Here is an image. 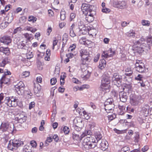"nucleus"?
Masks as SVG:
<instances>
[{
  "label": "nucleus",
  "instance_id": "obj_1",
  "mask_svg": "<svg viewBox=\"0 0 152 152\" xmlns=\"http://www.w3.org/2000/svg\"><path fill=\"white\" fill-rule=\"evenodd\" d=\"M145 39L143 38H141L136 42L135 45H137L136 48L138 53H142L145 50H147L150 48L149 45L152 44V37H149L147 39V42L145 43Z\"/></svg>",
  "mask_w": 152,
  "mask_h": 152
},
{
  "label": "nucleus",
  "instance_id": "obj_2",
  "mask_svg": "<svg viewBox=\"0 0 152 152\" xmlns=\"http://www.w3.org/2000/svg\"><path fill=\"white\" fill-rule=\"evenodd\" d=\"M110 80L108 77H104L101 80L100 90L104 93L110 91Z\"/></svg>",
  "mask_w": 152,
  "mask_h": 152
},
{
  "label": "nucleus",
  "instance_id": "obj_3",
  "mask_svg": "<svg viewBox=\"0 0 152 152\" xmlns=\"http://www.w3.org/2000/svg\"><path fill=\"white\" fill-rule=\"evenodd\" d=\"M0 130L3 132H7L9 133H12L14 130V126L12 123L8 122H3L1 124Z\"/></svg>",
  "mask_w": 152,
  "mask_h": 152
},
{
  "label": "nucleus",
  "instance_id": "obj_4",
  "mask_svg": "<svg viewBox=\"0 0 152 152\" xmlns=\"http://www.w3.org/2000/svg\"><path fill=\"white\" fill-rule=\"evenodd\" d=\"M19 102L18 98L16 97L10 96L5 98L4 102L10 107H15Z\"/></svg>",
  "mask_w": 152,
  "mask_h": 152
},
{
  "label": "nucleus",
  "instance_id": "obj_5",
  "mask_svg": "<svg viewBox=\"0 0 152 152\" xmlns=\"http://www.w3.org/2000/svg\"><path fill=\"white\" fill-rule=\"evenodd\" d=\"M23 145V142L20 140H10L9 141L7 147L9 150L14 151L16 150L18 147Z\"/></svg>",
  "mask_w": 152,
  "mask_h": 152
},
{
  "label": "nucleus",
  "instance_id": "obj_6",
  "mask_svg": "<svg viewBox=\"0 0 152 152\" xmlns=\"http://www.w3.org/2000/svg\"><path fill=\"white\" fill-rule=\"evenodd\" d=\"M94 8L93 5L83 3L82 4L81 9L83 14L85 15L89 13L95 12L93 10Z\"/></svg>",
  "mask_w": 152,
  "mask_h": 152
},
{
  "label": "nucleus",
  "instance_id": "obj_7",
  "mask_svg": "<svg viewBox=\"0 0 152 152\" xmlns=\"http://www.w3.org/2000/svg\"><path fill=\"white\" fill-rule=\"evenodd\" d=\"M104 109L107 113H112L114 107L113 99L111 98L107 99L104 102Z\"/></svg>",
  "mask_w": 152,
  "mask_h": 152
},
{
  "label": "nucleus",
  "instance_id": "obj_8",
  "mask_svg": "<svg viewBox=\"0 0 152 152\" xmlns=\"http://www.w3.org/2000/svg\"><path fill=\"white\" fill-rule=\"evenodd\" d=\"M80 55L83 64H85L87 61H90V57L88 56V52L86 49H81L80 51Z\"/></svg>",
  "mask_w": 152,
  "mask_h": 152
},
{
  "label": "nucleus",
  "instance_id": "obj_9",
  "mask_svg": "<svg viewBox=\"0 0 152 152\" xmlns=\"http://www.w3.org/2000/svg\"><path fill=\"white\" fill-rule=\"evenodd\" d=\"M15 89L19 95H22L24 93L25 86L22 81H20L15 86Z\"/></svg>",
  "mask_w": 152,
  "mask_h": 152
},
{
  "label": "nucleus",
  "instance_id": "obj_10",
  "mask_svg": "<svg viewBox=\"0 0 152 152\" xmlns=\"http://www.w3.org/2000/svg\"><path fill=\"white\" fill-rule=\"evenodd\" d=\"M135 68L136 70L139 72L142 73L145 71L144 64L141 61L139 60H136Z\"/></svg>",
  "mask_w": 152,
  "mask_h": 152
},
{
  "label": "nucleus",
  "instance_id": "obj_11",
  "mask_svg": "<svg viewBox=\"0 0 152 152\" xmlns=\"http://www.w3.org/2000/svg\"><path fill=\"white\" fill-rule=\"evenodd\" d=\"M122 76L118 73H114L112 77V81L113 84L119 87L121 85Z\"/></svg>",
  "mask_w": 152,
  "mask_h": 152
},
{
  "label": "nucleus",
  "instance_id": "obj_12",
  "mask_svg": "<svg viewBox=\"0 0 152 152\" xmlns=\"http://www.w3.org/2000/svg\"><path fill=\"white\" fill-rule=\"evenodd\" d=\"M27 116L23 113L17 114L15 117V119L18 123L21 124L25 122Z\"/></svg>",
  "mask_w": 152,
  "mask_h": 152
},
{
  "label": "nucleus",
  "instance_id": "obj_13",
  "mask_svg": "<svg viewBox=\"0 0 152 152\" xmlns=\"http://www.w3.org/2000/svg\"><path fill=\"white\" fill-rule=\"evenodd\" d=\"M12 41V37L7 35L4 36L0 38L1 42L7 45L11 43Z\"/></svg>",
  "mask_w": 152,
  "mask_h": 152
},
{
  "label": "nucleus",
  "instance_id": "obj_14",
  "mask_svg": "<svg viewBox=\"0 0 152 152\" xmlns=\"http://www.w3.org/2000/svg\"><path fill=\"white\" fill-rule=\"evenodd\" d=\"M113 4L115 6L119 7L120 9H124L126 7V4L125 1H118L117 0L113 1Z\"/></svg>",
  "mask_w": 152,
  "mask_h": 152
},
{
  "label": "nucleus",
  "instance_id": "obj_15",
  "mask_svg": "<svg viewBox=\"0 0 152 152\" xmlns=\"http://www.w3.org/2000/svg\"><path fill=\"white\" fill-rule=\"evenodd\" d=\"M130 102L133 106H136L138 105L139 99L138 96L134 95H131L130 96Z\"/></svg>",
  "mask_w": 152,
  "mask_h": 152
},
{
  "label": "nucleus",
  "instance_id": "obj_16",
  "mask_svg": "<svg viewBox=\"0 0 152 152\" xmlns=\"http://www.w3.org/2000/svg\"><path fill=\"white\" fill-rule=\"evenodd\" d=\"M95 14V12L85 15L86 16V20L88 22H91L94 20V16Z\"/></svg>",
  "mask_w": 152,
  "mask_h": 152
},
{
  "label": "nucleus",
  "instance_id": "obj_17",
  "mask_svg": "<svg viewBox=\"0 0 152 152\" xmlns=\"http://www.w3.org/2000/svg\"><path fill=\"white\" fill-rule=\"evenodd\" d=\"M8 20L7 22H2L0 24V28L1 29H4L6 28L8 25L9 23H11L13 20V18L12 16L8 18Z\"/></svg>",
  "mask_w": 152,
  "mask_h": 152
},
{
  "label": "nucleus",
  "instance_id": "obj_18",
  "mask_svg": "<svg viewBox=\"0 0 152 152\" xmlns=\"http://www.w3.org/2000/svg\"><path fill=\"white\" fill-rule=\"evenodd\" d=\"M119 98L121 101L125 102L126 101L127 96L126 93L121 92L119 94Z\"/></svg>",
  "mask_w": 152,
  "mask_h": 152
},
{
  "label": "nucleus",
  "instance_id": "obj_19",
  "mask_svg": "<svg viewBox=\"0 0 152 152\" xmlns=\"http://www.w3.org/2000/svg\"><path fill=\"white\" fill-rule=\"evenodd\" d=\"M108 146V142L105 140H102L101 142L99 144V147L103 151H105L107 148Z\"/></svg>",
  "mask_w": 152,
  "mask_h": 152
},
{
  "label": "nucleus",
  "instance_id": "obj_20",
  "mask_svg": "<svg viewBox=\"0 0 152 152\" xmlns=\"http://www.w3.org/2000/svg\"><path fill=\"white\" fill-rule=\"evenodd\" d=\"M10 76H6L5 75L2 76L0 80V83L2 84L4 83L7 84L10 81Z\"/></svg>",
  "mask_w": 152,
  "mask_h": 152
},
{
  "label": "nucleus",
  "instance_id": "obj_21",
  "mask_svg": "<svg viewBox=\"0 0 152 152\" xmlns=\"http://www.w3.org/2000/svg\"><path fill=\"white\" fill-rule=\"evenodd\" d=\"M84 25H83L80 26H79V28H77V30L79 31L78 33V35H80L81 34H86L87 32V30H86L85 29L84 27Z\"/></svg>",
  "mask_w": 152,
  "mask_h": 152
},
{
  "label": "nucleus",
  "instance_id": "obj_22",
  "mask_svg": "<svg viewBox=\"0 0 152 152\" xmlns=\"http://www.w3.org/2000/svg\"><path fill=\"white\" fill-rule=\"evenodd\" d=\"M91 73L88 70H86L83 72V74L81 75V77L85 80H86L89 78L90 76Z\"/></svg>",
  "mask_w": 152,
  "mask_h": 152
},
{
  "label": "nucleus",
  "instance_id": "obj_23",
  "mask_svg": "<svg viewBox=\"0 0 152 152\" xmlns=\"http://www.w3.org/2000/svg\"><path fill=\"white\" fill-rule=\"evenodd\" d=\"M106 61L104 59L100 60L99 62V67L101 69H103L106 66Z\"/></svg>",
  "mask_w": 152,
  "mask_h": 152
},
{
  "label": "nucleus",
  "instance_id": "obj_24",
  "mask_svg": "<svg viewBox=\"0 0 152 152\" xmlns=\"http://www.w3.org/2000/svg\"><path fill=\"white\" fill-rule=\"evenodd\" d=\"M75 26V24L73 23L72 24L69 28V34L70 36L72 37H74L76 36V33L74 32L73 30V28Z\"/></svg>",
  "mask_w": 152,
  "mask_h": 152
},
{
  "label": "nucleus",
  "instance_id": "obj_25",
  "mask_svg": "<svg viewBox=\"0 0 152 152\" xmlns=\"http://www.w3.org/2000/svg\"><path fill=\"white\" fill-rule=\"evenodd\" d=\"M9 62V60L7 58H5L1 61L0 62V66L4 67Z\"/></svg>",
  "mask_w": 152,
  "mask_h": 152
},
{
  "label": "nucleus",
  "instance_id": "obj_26",
  "mask_svg": "<svg viewBox=\"0 0 152 152\" xmlns=\"http://www.w3.org/2000/svg\"><path fill=\"white\" fill-rule=\"evenodd\" d=\"M95 138L98 143L99 141L102 138V135L99 132H96L94 133Z\"/></svg>",
  "mask_w": 152,
  "mask_h": 152
},
{
  "label": "nucleus",
  "instance_id": "obj_27",
  "mask_svg": "<svg viewBox=\"0 0 152 152\" xmlns=\"http://www.w3.org/2000/svg\"><path fill=\"white\" fill-rule=\"evenodd\" d=\"M126 73L125 75L128 77H130L132 74V71L131 69L130 68L128 67L125 69Z\"/></svg>",
  "mask_w": 152,
  "mask_h": 152
},
{
  "label": "nucleus",
  "instance_id": "obj_28",
  "mask_svg": "<svg viewBox=\"0 0 152 152\" xmlns=\"http://www.w3.org/2000/svg\"><path fill=\"white\" fill-rule=\"evenodd\" d=\"M24 30H25L30 31L32 33H34L36 31H37V29L36 28H33L32 27H30L28 26H26Z\"/></svg>",
  "mask_w": 152,
  "mask_h": 152
},
{
  "label": "nucleus",
  "instance_id": "obj_29",
  "mask_svg": "<svg viewBox=\"0 0 152 152\" xmlns=\"http://www.w3.org/2000/svg\"><path fill=\"white\" fill-rule=\"evenodd\" d=\"M73 137L74 140L78 141H81L83 138L81 137V135L80 136L78 134H76L75 133L73 134Z\"/></svg>",
  "mask_w": 152,
  "mask_h": 152
},
{
  "label": "nucleus",
  "instance_id": "obj_30",
  "mask_svg": "<svg viewBox=\"0 0 152 152\" xmlns=\"http://www.w3.org/2000/svg\"><path fill=\"white\" fill-rule=\"evenodd\" d=\"M87 144H84V147L85 148L87 149L94 148L96 146L95 144L94 143L92 144L91 142H89Z\"/></svg>",
  "mask_w": 152,
  "mask_h": 152
},
{
  "label": "nucleus",
  "instance_id": "obj_31",
  "mask_svg": "<svg viewBox=\"0 0 152 152\" xmlns=\"http://www.w3.org/2000/svg\"><path fill=\"white\" fill-rule=\"evenodd\" d=\"M80 42L82 44L85 45H88V44H91L92 43V42L89 40H86L84 39H82V40L81 39L80 40Z\"/></svg>",
  "mask_w": 152,
  "mask_h": 152
},
{
  "label": "nucleus",
  "instance_id": "obj_32",
  "mask_svg": "<svg viewBox=\"0 0 152 152\" xmlns=\"http://www.w3.org/2000/svg\"><path fill=\"white\" fill-rule=\"evenodd\" d=\"M11 5L10 4H8L6 5L5 7L4 10H1L0 13L1 14H5L6 12H7L8 10H10Z\"/></svg>",
  "mask_w": 152,
  "mask_h": 152
},
{
  "label": "nucleus",
  "instance_id": "obj_33",
  "mask_svg": "<svg viewBox=\"0 0 152 152\" xmlns=\"http://www.w3.org/2000/svg\"><path fill=\"white\" fill-rule=\"evenodd\" d=\"M91 131L90 130H86L81 134V137L83 138L87 135H91Z\"/></svg>",
  "mask_w": 152,
  "mask_h": 152
},
{
  "label": "nucleus",
  "instance_id": "obj_34",
  "mask_svg": "<svg viewBox=\"0 0 152 152\" xmlns=\"http://www.w3.org/2000/svg\"><path fill=\"white\" fill-rule=\"evenodd\" d=\"M66 76L65 74H64L63 75H61L60 76V83L61 85H63L65 82L64 79Z\"/></svg>",
  "mask_w": 152,
  "mask_h": 152
},
{
  "label": "nucleus",
  "instance_id": "obj_35",
  "mask_svg": "<svg viewBox=\"0 0 152 152\" xmlns=\"http://www.w3.org/2000/svg\"><path fill=\"white\" fill-rule=\"evenodd\" d=\"M150 22L148 20H142L141 21V23L143 26H148L150 25Z\"/></svg>",
  "mask_w": 152,
  "mask_h": 152
},
{
  "label": "nucleus",
  "instance_id": "obj_36",
  "mask_svg": "<svg viewBox=\"0 0 152 152\" xmlns=\"http://www.w3.org/2000/svg\"><path fill=\"white\" fill-rule=\"evenodd\" d=\"M26 42L25 41H23L18 43V47L19 48H23L25 46V44Z\"/></svg>",
  "mask_w": 152,
  "mask_h": 152
},
{
  "label": "nucleus",
  "instance_id": "obj_37",
  "mask_svg": "<svg viewBox=\"0 0 152 152\" xmlns=\"http://www.w3.org/2000/svg\"><path fill=\"white\" fill-rule=\"evenodd\" d=\"M126 34L129 37H134L135 36V33L133 30L130 31L126 33Z\"/></svg>",
  "mask_w": 152,
  "mask_h": 152
},
{
  "label": "nucleus",
  "instance_id": "obj_38",
  "mask_svg": "<svg viewBox=\"0 0 152 152\" xmlns=\"http://www.w3.org/2000/svg\"><path fill=\"white\" fill-rule=\"evenodd\" d=\"M54 105L53 107V113L52 116V117H53L54 118V117L55 116L56 114V101L54 100ZM52 119V118H51V119Z\"/></svg>",
  "mask_w": 152,
  "mask_h": 152
},
{
  "label": "nucleus",
  "instance_id": "obj_39",
  "mask_svg": "<svg viewBox=\"0 0 152 152\" xmlns=\"http://www.w3.org/2000/svg\"><path fill=\"white\" fill-rule=\"evenodd\" d=\"M91 138V136L89 137H87L84 139L83 144L84 146V144H87V143H88L90 142V139Z\"/></svg>",
  "mask_w": 152,
  "mask_h": 152
},
{
  "label": "nucleus",
  "instance_id": "obj_40",
  "mask_svg": "<svg viewBox=\"0 0 152 152\" xmlns=\"http://www.w3.org/2000/svg\"><path fill=\"white\" fill-rule=\"evenodd\" d=\"M37 20V18L34 16H31L28 17V21L30 22H31L32 23L35 22Z\"/></svg>",
  "mask_w": 152,
  "mask_h": 152
},
{
  "label": "nucleus",
  "instance_id": "obj_41",
  "mask_svg": "<svg viewBox=\"0 0 152 152\" xmlns=\"http://www.w3.org/2000/svg\"><path fill=\"white\" fill-rule=\"evenodd\" d=\"M107 51L110 57H113L115 54V51L113 50L111 48H110Z\"/></svg>",
  "mask_w": 152,
  "mask_h": 152
},
{
  "label": "nucleus",
  "instance_id": "obj_42",
  "mask_svg": "<svg viewBox=\"0 0 152 152\" xmlns=\"http://www.w3.org/2000/svg\"><path fill=\"white\" fill-rule=\"evenodd\" d=\"M65 12L64 11H62L60 12V18L61 20H63L66 18Z\"/></svg>",
  "mask_w": 152,
  "mask_h": 152
},
{
  "label": "nucleus",
  "instance_id": "obj_43",
  "mask_svg": "<svg viewBox=\"0 0 152 152\" xmlns=\"http://www.w3.org/2000/svg\"><path fill=\"white\" fill-rule=\"evenodd\" d=\"M116 117V114L115 113H113L112 115H108V120L109 121H111L115 118Z\"/></svg>",
  "mask_w": 152,
  "mask_h": 152
},
{
  "label": "nucleus",
  "instance_id": "obj_44",
  "mask_svg": "<svg viewBox=\"0 0 152 152\" xmlns=\"http://www.w3.org/2000/svg\"><path fill=\"white\" fill-rule=\"evenodd\" d=\"M30 147L28 145H25L23 148V152H31Z\"/></svg>",
  "mask_w": 152,
  "mask_h": 152
},
{
  "label": "nucleus",
  "instance_id": "obj_45",
  "mask_svg": "<svg viewBox=\"0 0 152 152\" xmlns=\"http://www.w3.org/2000/svg\"><path fill=\"white\" fill-rule=\"evenodd\" d=\"M89 88V86L88 85H84L81 86L79 87V90L80 91H83L85 88Z\"/></svg>",
  "mask_w": 152,
  "mask_h": 152
},
{
  "label": "nucleus",
  "instance_id": "obj_46",
  "mask_svg": "<svg viewBox=\"0 0 152 152\" xmlns=\"http://www.w3.org/2000/svg\"><path fill=\"white\" fill-rule=\"evenodd\" d=\"M119 110L120 111V114L122 115L124 113V111L125 110V107L124 105L119 106L118 107Z\"/></svg>",
  "mask_w": 152,
  "mask_h": 152
},
{
  "label": "nucleus",
  "instance_id": "obj_47",
  "mask_svg": "<svg viewBox=\"0 0 152 152\" xmlns=\"http://www.w3.org/2000/svg\"><path fill=\"white\" fill-rule=\"evenodd\" d=\"M30 72L28 71L23 72L22 74V76L23 77H26L30 75Z\"/></svg>",
  "mask_w": 152,
  "mask_h": 152
},
{
  "label": "nucleus",
  "instance_id": "obj_48",
  "mask_svg": "<svg viewBox=\"0 0 152 152\" xmlns=\"http://www.w3.org/2000/svg\"><path fill=\"white\" fill-rule=\"evenodd\" d=\"M48 50H47L46 51V54L47 56L45 57V60L47 61H49L50 60V50H49V51H48Z\"/></svg>",
  "mask_w": 152,
  "mask_h": 152
},
{
  "label": "nucleus",
  "instance_id": "obj_49",
  "mask_svg": "<svg viewBox=\"0 0 152 152\" xmlns=\"http://www.w3.org/2000/svg\"><path fill=\"white\" fill-rule=\"evenodd\" d=\"M102 56L105 58L110 57L107 51H104L102 54Z\"/></svg>",
  "mask_w": 152,
  "mask_h": 152
},
{
  "label": "nucleus",
  "instance_id": "obj_50",
  "mask_svg": "<svg viewBox=\"0 0 152 152\" xmlns=\"http://www.w3.org/2000/svg\"><path fill=\"white\" fill-rule=\"evenodd\" d=\"M76 44H72L69 47L68 50L69 51H72L75 49L76 47Z\"/></svg>",
  "mask_w": 152,
  "mask_h": 152
},
{
  "label": "nucleus",
  "instance_id": "obj_51",
  "mask_svg": "<svg viewBox=\"0 0 152 152\" xmlns=\"http://www.w3.org/2000/svg\"><path fill=\"white\" fill-rule=\"evenodd\" d=\"M63 131L65 134H67L69 132V129L68 127L65 126L63 128Z\"/></svg>",
  "mask_w": 152,
  "mask_h": 152
},
{
  "label": "nucleus",
  "instance_id": "obj_52",
  "mask_svg": "<svg viewBox=\"0 0 152 152\" xmlns=\"http://www.w3.org/2000/svg\"><path fill=\"white\" fill-rule=\"evenodd\" d=\"M26 93L28 97L29 98H31V96L33 95L32 93L29 89L26 92Z\"/></svg>",
  "mask_w": 152,
  "mask_h": 152
},
{
  "label": "nucleus",
  "instance_id": "obj_53",
  "mask_svg": "<svg viewBox=\"0 0 152 152\" xmlns=\"http://www.w3.org/2000/svg\"><path fill=\"white\" fill-rule=\"evenodd\" d=\"M34 93L35 94H37L39 93L40 90V87L38 88L37 87L35 86L34 88Z\"/></svg>",
  "mask_w": 152,
  "mask_h": 152
},
{
  "label": "nucleus",
  "instance_id": "obj_54",
  "mask_svg": "<svg viewBox=\"0 0 152 152\" xmlns=\"http://www.w3.org/2000/svg\"><path fill=\"white\" fill-rule=\"evenodd\" d=\"M3 52L6 55H8L10 53V50L9 48L7 47L5 48V49Z\"/></svg>",
  "mask_w": 152,
  "mask_h": 152
},
{
  "label": "nucleus",
  "instance_id": "obj_55",
  "mask_svg": "<svg viewBox=\"0 0 152 152\" xmlns=\"http://www.w3.org/2000/svg\"><path fill=\"white\" fill-rule=\"evenodd\" d=\"M58 42V40L55 38V39L53 40V46L52 49L54 50V49L55 46L56 45Z\"/></svg>",
  "mask_w": 152,
  "mask_h": 152
},
{
  "label": "nucleus",
  "instance_id": "obj_56",
  "mask_svg": "<svg viewBox=\"0 0 152 152\" xmlns=\"http://www.w3.org/2000/svg\"><path fill=\"white\" fill-rule=\"evenodd\" d=\"M129 150V148L128 147L125 146L122 148L121 151V152H127V151H128Z\"/></svg>",
  "mask_w": 152,
  "mask_h": 152
},
{
  "label": "nucleus",
  "instance_id": "obj_57",
  "mask_svg": "<svg viewBox=\"0 0 152 152\" xmlns=\"http://www.w3.org/2000/svg\"><path fill=\"white\" fill-rule=\"evenodd\" d=\"M102 11L103 12L107 13L110 11V10L109 9L104 7L102 9Z\"/></svg>",
  "mask_w": 152,
  "mask_h": 152
},
{
  "label": "nucleus",
  "instance_id": "obj_58",
  "mask_svg": "<svg viewBox=\"0 0 152 152\" xmlns=\"http://www.w3.org/2000/svg\"><path fill=\"white\" fill-rule=\"evenodd\" d=\"M100 56V54L99 53H98L94 57V62H97L99 60V57Z\"/></svg>",
  "mask_w": 152,
  "mask_h": 152
},
{
  "label": "nucleus",
  "instance_id": "obj_59",
  "mask_svg": "<svg viewBox=\"0 0 152 152\" xmlns=\"http://www.w3.org/2000/svg\"><path fill=\"white\" fill-rule=\"evenodd\" d=\"M56 82V79L55 77L53 78L50 80V83L52 85L55 84Z\"/></svg>",
  "mask_w": 152,
  "mask_h": 152
},
{
  "label": "nucleus",
  "instance_id": "obj_60",
  "mask_svg": "<svg viewBox=\"0 0 152 152\" xmlns=\"http://www.w3.org/2000/svg\"><path fill=\"white\" fill-rule=\"evenodd\" d=\"M76 15V14L74 13H71L70 17V21H72L73 19L75 18Z\"/></svg>",
  "mask_w": 152,
  "mask_h": 152
},
{
  "label": "nucleus",
  "instance_id": "obj_61",
  "mask_svg": "<svg viewBox=\"0 0 152 152\" xmlns=\"http://www.w3.org/2000/svg\"><path fill=\"white\" fill-rule=\"evenodd\" d=\"M4 74L3 75H5V76H9L8 75H10L11 74V73L7 69L5 70L4 71Z\"/></svg>",
  "mask_w": 152,
  "mask_h": 152
},
{
  "label": "nucleus",
  "instance_id": "obj_62",
  "mask_svg": "<svg viewBox=\"0 0 152 152\" xmlns=\"http://www.w3.org/2000/svg\"><path fill=\"white\" fill-rule=\"evenodd\" d=\"M23 35L28 40H30L31 38V36H30L29 34L27 33L24 34Z\"/></svg>",
  "mask_w": 152,
  "mask_h": 152
},
{
  "label": "nucleus",
  "instance_id": "obj_63",
  "mask_svg": "<svg viewBox=\"0 0 152 152\" xmlns=\"http://www.w3.org/2000/svg\"><path fill=\"white\" fill-rule=\"evenodd\" d=\"M35 105V103L34 102H31L29 104V109H31L32 108H33Z\"/></svg>",
  "mask_w": 152,
  "mask_h": 152
},
{
  "label": "nucleus",
  "instance_id": "obj_64",
  "mask_svg": "<svg viewBox=\"0 0 152 152\" xmlns=\"http://www.w3.org/2000/svg\"><path fill=\"white\" fill-rule=\"evenodd\" d=\"M21 28L20 27H17L16 29H15L13 31V34H15L17 32L20 31L21 30Z\"/></svg>",
  "mask_w": 152,
  "mask_h": 152
}]
</instances>
